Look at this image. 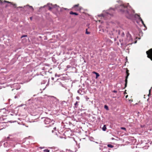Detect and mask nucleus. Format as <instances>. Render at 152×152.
Returning <instances> with one entry per match:
<instances>
[{
    "label": "nucleus",
    "mask_w": 152,
    "mask_h": 152,
    "mask_svg": "<svg viewBox=\"0 0 152 152\" xmlns=\"http://www.w3.org/2000/svg\"><path fill=\"white\" fill-rule=\"evenodd\" d=\"M79 4H77L73 6L72 8L75 11H80L82 9V7L79 6Z\"/></svg>",
    "instance_id": "5"
},
{
    "label": "nucleus",
    "mask_w": 152,
    "mask_h": 152,
    "mask_svg": "<svg viewBox=\"0 0 152 152\" xmlns=\"http://www.w3.org/2000/svg\"><path fill=\"white\" fill-rule=\"evenodd\" d=\"M107 129L106 126L105 125H104L103 127L102 128V129L103 131H105L106 130V129Z\"/></svg>",
    "instance_id": "11"
},
{
    "label": "nucleus",
    "mask_w": 152,
    "mask_h": 152,
    "mask_svg": "<svg viewBox=\"0 0 152 152\" xmlns=\"http://www.w3.org/2000/svg\"><path fill=\"white\" fill-rule=\"evenodd\" d=\"M142 24H143V25L144 26V27H145V26H145V24H144V23Z\"/></svg>",
    "instance_id": "29"
},
{
    "label": "nucleus",
    "mask_w": 152,
    "mask_h": 152,
    "mask_svg": "<svg viewBox=\"0 0 152 152\" xmlns=\"http://www.w3.org/2000/svg\"><path fill=\"white\" fill-rule=\"evenodd\" d=\"M8 5H6V6L5 7H8Z\"/></svg>",
    "instance_id": "35"
},
{
    "label": "nucleus",
    "mask_w": 152,
    "mask_h": 152,
    "mask_svg": "<svg viewBox=\"0 0 152 152\" xmlns=\"http://www.w3.org/2000/svg\"><path fill=\"white\" fill-rule=\"evenodd\" d=\"M4 2H5V3H8L11 4H12L13 6H14L15 8L16 7V4H13L12 2H10L9 1H7L6 0H4Z\"/></svg>",
    "instance_id": "8"
},
{
    "label": "nucleus",
    "mask_w": 152,
    "mask_h": 152,
    "mask_svg": "<svg viewBox=\"0 0 152 152\" xmlns=\"http://www.w3.org/2000/svg\"><path fill=\"white\" fill-rule=\"evenodd\" d=\"M126 61H126V62H125V64H126V62H127V57H126Z\"/></svg>",
    "instance_id": "25"
},
{
    "label": "nucleus",
    "mask_w": 152,
    "mask_h": 152,
    "mask_svg": "<svg viewBox=\"0 0 152 152\" xmlns=\"http://www.w3.org/2000/svg\"><path fill=\"white\" fill-rule=\"evenodd\" d=\"M127 39H126V41L128 42H130V41H132V38L131 37V35L129 34H128L127 35Z\"/></svg>",
    "instance_id": "7"
},
{
    "label": "nucleus",
    "mask_w": 152,
    "mask_h": 152,
    "mask_svg": "<svg viewBox=\"0 0 152 152\" xmlns=\"http://www.w3.org/2000/svg\"><path fill=\"white\" fill-rule=\"evenodd\" d=\"M93 73L95 74H96V73H97V72H93Z\"/></svg>",
    "instance_id": "28"
},
{
    "label": "nucleus",
    "mask_w": 152,
    "mask_h": 152,
    "mask_svg": "<svg viewBox=\"0 0 152 152\" xmlns=\"http://www.w3.org/2000/svg\"><path fill=\"white\" fill-rule=\"evenodd\" d=\"M126 129V128H125L124 127V130H125Z\"/></svg>",
    "instance_id": "38"
},
{
    "label": "nucleus",
    "mask_w": 152,
    "mask_h": 152,
    "mask_svg": "<svg viewBox=\"0 0 152 152\" xmlns=\"http://www.w3.org/2000/svg\"><path fill=\"white\" fill-rule=\"evenodd\" d=\"M121 129H124V127H121Z\"/></svg>",
    "instance_id": "33"
},
{
    "label": "nucleus",
    "mask_w": 152,
    "mask_h": 152,
    "mask_svg": "<svg viewBox=\"0 0 152 152\" xmlns=\"http://www.w3.org/2000/svg\"><path fill=\"white\" fill-rule=\"evenodd\" d=\"M124 69H126V76L125 77V87H124V89L126 87L127 83V79L128 78V76L129 75V70L127 68Z\"/></svg>",
    "instance_id": "2"
},
{
    "label": "nucleus",
    "mask_w": 152,
    "mask_h": 152,
    "mask_svg": "<svg viewBox=\"0 0 152 152\" xmlns=\"http://www.w3.org/2000/svg\"><path fill=\"white\" fill-rule=\"evenodd\" d=\"M70 14L71 15H78V14L76 12H73L72 11H71L70 13Z\"/></svg>",
    "instance_id": "10"
},
{
    "label": "nucleus",
    "mask_w": 152,
    "mask_h": 152,
    "mask_svg": "<svg viewBox=\"0 0 152 152\" xmlns=\"http://www.w3.org/2000/svg\"><path fill=\"white\" fill-rule=\"evenodd\" d=\"M113 92L115 93H116L117 92V91H114Z\"/></svg>",
    "instance_id": "32"
},
{
    "label": "nucleus",
    "mask_w": 152,
    "mask_h": 152,
    "mask_svg": "<svg viewBox=\"0 0 152 152\" xmlns=\"http://www.w3.org/2000/svg\"><path fill=\"white\" fill-rule=\"evenodd\" d=\"M18 8H22V7H18Z\"/></svg>",
    "instance_id": "34"
},
{
    "label": "nucleus",
    "mask_w": 152,
    "mask_h": 152,
    "mask_svg": "<svg viewBox=\"0 0 152 152\" xmlns=\"http://www.w3.org/2000/svg\"><path fill=\"white\" fill-rule=\"evenodd\" d=\"M131 43V42H129V43L128 44H130Z\"/></svg>",
    "instance_id": "40"
},
{
    "label": "nucleus",
    "mask_w": 152,
    "mask_h": 152,
    "mask_svg": "<svg viewBox=\"0 0 152 152\" xmlns=\"http://www.w3.org/2000/svg\"><path fill=\"white\" fill-rule=\"evenodd\" d=\"M141 22H142V24L144 23V22H143V21H141Z\"/></svg>",
    "instance_id": "30"
},
{
    "label": "nucleus",
    "mask_w": 152,
    "mask_h": 152,
    "mask_svg": "<svg viewBox=\"0 0 152 152\" xmlns=\"http://www.w3.org/2000/svg\"><path fill=\"white\" fill-rule=\"evenodd\" d=\"M0 2L1 3H2L3 2V1H2V0H1V1H0Z\"/></svg>",
    "instance_id": "31"
},
{
    "label": "nucleus",
    "mask_w": 152,
    "mask_h": 152,
    "mask_svg": "<svg viewBox=\"0 0 152 152\" xmlns=\"http://www.w3.org/2000/svg\"><path fill=\"white\" fill-rule=\"evenodd\" d=\"M126 90H125V91H124V95H125L126 94Z\"/></svg>",
    "instance_id": "26"
},
{
    "label": "nucleus",
    "mask_w": 152,
    "mask_h": 152,
    "mask_svg": "<svg viewBox=\"0 0 152 152\" xmlns=\"http://www.w3.org/2000/svg\"><path fill=\"white\" fill-rule=\"evenodd\" d=\"M115 10V9H113V8H110L109 10V11L110 12H114Z\"/></svg>",
    "instance_id": "13"
},
{
    "label": "nucleus",
    "mask_w": 152,
    "mask_h": 152,
    "mask_svg": "<svg viewBox=\"0 0 152 152\" xmlns=\"http://www.w3.org/2000/svg\"><path fill=\"white\" fill-rule=\"evenodd\" d=\"M130 100H130V99H128V101H130Z\"/></svg>",
    "instance_id": "36"
},
{
    "label": "nucleus",
    "mask_w": 152,
    "mask_h": 152,
    "mask_svg": "<svg viewBox=\"0 0 152 152\" xmlns=\"http://www.w3.org/2000/svg\"><path fill=\"white\" fill-rule=\"evenodd\" d=\"M30 19H32V18L30 17Z\"/></svg>",
    "instance_id": "39"
},
{
    "label": "nucleus",
    "mask_w": 152,
    "mask_h": 152,
    "mask_svg": "<svg viewBox=\"0 0 152 152\" xmlns=\"http://www.w3.org/2000/svg\"><path fill=\"white\" fill-rule=\"evenodd\" d=\"M149 95H148V96H149V95H150V94L151 93V89H150L149 90Z\"/></svg>",
    "instance_id": "22"
},
{
    "label": "nucleus",
    "mask_w": 152,
    "mask_h": 152,
    "mask_svg": "<svg viewBox=\"0 0 152 152\" xmlns=\"http://www.w3.org/2000/svg\"><path fill=\"white\" fill-rule=\"evenodd\" d=\"M96 78H98L99 76V73H98L97 72V73H96Z\"/></svg>",
    "instance_id": "15"
},
{
    "label": "nucleus",
    "mask_w": 152,
    "mask_h": 152,
    "mask_svg": "<svg viewBox=\"0 0 152 152\" xmlns=\"http://www.w3.org/2000/svg\"><path fill=\"white\" fill-rule=\"evenodd\" d=\"M48 7L49 10L50 11H52L53 9H58L59 8V7L56 5H53L52 4H49Z\"/></svg>",
    "instance_id": "4"
},
{
    "label": "nucleus",
    "mask_w": 152,
    "mask_h": 152,
    "mask_svg": "<svg viewBox=\"0 0 152 152\" xmlns=\"http://www.w3.org/2000/svg\"><path fill=\"white\" fill-rule=\"evenodd\" d=\"M134 11L129 5L128 3L127 4H124V14L127 18L132 19L134 17H136L137 16L139 17V20L141 22L143 21L140 15L137 14L134 15Z\"/></svg>",
    "instance_id": "1"
},
{
    "label": "nucleus",
    "mask_w": 152,
    "mask_h": 152,
    "mask_svg": "<svg viewBox=\"0 0 152 152\" xmlns=\"http://www.w3.org/2000/svg\"><path fill=\"white\" fill-rule=\"evenodd\" d=\"M44 152H50L49 150L48 149H45L44 150Z\"/></svg>",
    "instance_id": "16"
},
{
    "label": "nucleus",
    "mask_w": 152,
    "mask_h": 152,
    "mask_svg": "<svg viewBox=\"0 0 152 152\" xmlns=\"http://www.w3.org/2000/svg\"><path fill=\"white\" fill-rule=\"evenodd\" d=\"M107 146L108 147L113 148L114 147V146L111 144H108L107 145Z\"/></svg>",
    "instance_id": "14"
},
{
    "label": "nucleus",
    "mask_w": 152,
    "mask_h": 152,
    "mask_svg": "<svg viewBox=\"0 0 152 152\" xmlns=\"http://www.w3.org/2000/svg\"><path fill=\"white\" fill-rule=\"evenodd\" d=\"M76 99H77L79 100L80 99V97L79 96H77L76 97Z\"/></svg>",
    "instance_id": "21"
},
{
    "label": "nucleus",
    "mask_w": 152,
    "mask_h": 152,
    "mask_svg": "<svg viewBox=\"0 0 152 152\" xmlns=\"http://www.w3.org/2000/svg\"><path fill=\"white\" fill-rule=\"evenodd\" d=\"M117 9L119 12H123L124 9V4L121 5L118 8H117Z\"/></svg>",
    "instance_id": "6"
},
{
    "label": "nucleus",
    "mask_w": 152,
    "mask_h": 152,
    "mask_svg": "<svg viewBox=\"0 0 152 152\" xmlns=\"http://www.w3.org/2000/svg\"><path fill=\"white\" fill-rule=\"evenodd\" d=\"M79 102H78V101H76L75 102V103L74 104V105H75L74 108H77V107L78 105V103Z\"/></svg>",
    "instance_id": "9"
},
{
    "label": "nucleus",
    "mask_w": 152,
    "mask_h": 152,
    "mask_svg": "<svg viewBox=\"0 0 152 152\" xmlns=\"http://www.w3.org/2000/svg\"><path fill=\"white\" fill-rule=\"evenodd\" d=\"M62 104H64V103H66V102L65 101H63L62 102Z\"/></svg>",
    "instance_id": "20"
},
{
    "label": "nucleus",
    "mask_w": 152,
    "mask_h": 152,
    "mask_svg": "<svg viewBox=\"0 0 152 152\" xmlns=\"http://www.w3.org/2000/svg\"><path fill=\"white\" fill-rule=\"evenodd\" d=\"M87 29H86V34H90V32H88L87 31Z\"/></svg>",
    "instance_id": "19"
},
{
    "label": "nucleus",
    "mask_w": 152,
    "mask_h": 152,
    "mask_svg": "<svg viewBox=\"0 0 152 152\" xmlns=\"http://www.w3.org/2000/svg\"><path fill=\"white\" fill-rule=\"evenodd\" d=\"M26 6V7L28 6L29 7V8L31 9V11H33L34 9H33V7L32 6H29L28 5H27Z\"/></svg>",
    "instance_id": "12"
},
{
    "label": "nucleus",
    "mask_w": 152,
    "mask_h": 152,
    "mask_svg": "<svg viewBox=\"0 0 152 152\" xmlns=\"http://www.w3.org/2000/svg\"><path fill=\"white\" fill-rule=\"evenodd\" d=\"M56 127H54V128H53V129L54 130H56Z\"/></svg>",
    "instance_id": "27"
},
{
    "label": "nucleus",
    "mask_w": 152,
    "mask_h": 152,
    "mask_svg": "<svg viewBox=\"0 0 152 152\" xmlns=\"http://www.w3.org/2000/svg\"><path fill=\"white\" fill-rule=\"evenodd\" d=\"M104 108H105L107 110H108V107H107V106L106 105H105L104 106Z\"/></svg>",
    "instance_id": "17"
},
{
    "label": "nucleus",
    "mask_w": 152,
    "mask_h": 152,
    "mask_svg": "<svg viewBox=\"0 0 152 152\" xmlns=\"http://www.w3.org/2000/svg\"><path fill=\"white\" fill-rule=\"evenodd\" d=\"M27 37V35H22L21 36V38H23V37Z\"/></svg>",
    "instance_id": "18"
},
{
    "label": "nucleus",
    "mask_w": 152,
    "mask_h": 152,
    "mask_svg": "<svg viewBox=\"0 0 152 152\" xmlns=\"http://www.w3.org/2000/svg\"><path fill=\"white\" fill-rule=\"evenodd\" d=\"M128 96V95H126V100H127V97Z\"/></svg>",
    "instance_id": "23"
},
{
    "label": "nucleus",
    "mask_w": 152,
    "mask_h": 152,
    "mask_svg": "<svg viewBox=\"0 0 152 152\" xmlns=\"http://www.w3.org/2000/svg\"><path fill=\"white\" fill-rule=\"evenodd\" d=\"M18 98V96H15V99L17 98Z\"/></svg>",
    "instance_id": "24"
},
{
    "label": "nucleus",
    "mask_w": 152,
    "mask_h": 152,
    "mask_svg": "<svg viewBox=\"0 0 152 152\" xmlns=\"http://www.w3.org/2000/svg\"><path fill=\"white\" fill-rule=\"evenodd\" d=\"M52 132L53 133V132L54 131L53 130H52Z\"/></svg>",
    "instance_id": "37"
},
{
    "label": "nucleus",
    "mask_w": 152,
    "mask_h": 152,
    "mask_svg": "<svg viewBox=\"0 0 152 152\" xmlns=\"http://www.w3.org/2000/svg\"><path fill=\"white\" fill-rule=\"evenodd\" d=\"M147 57L152 61V48L150 49L146 52Z\"/></svg>",
    "instance_id": "3"
}]
</instances>
